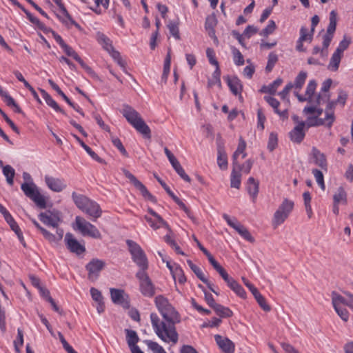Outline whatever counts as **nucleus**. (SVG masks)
<instances>
[{
    "instance_id": "obj_17",
    "label": "nucleus",
    "mask_w": 353,
    "mask_h": 353,
    "mask_svg": "<svg viewBox=\"0 0 353 353\" xmlns=\"http://www.w3.org/2000/svg\"><path fill=\"white\" fill-rule=\"evenodd\" d=\"M45 181L47 186L56 192H60L66 188V183L62 179L46 176Z\"/></svg>"
},
{
    "instance_id": "obj_63",
    "label": "nucleus",
    "mask_w": 353,
    "mask_h": 353,
    "mask_svg": "<svg viewBox=\"0 0 353 353\" xmlns=\"http://www.w3.org/2000/svg\"><path fill=\"white\" fill-rule=\"evenodd\" d=\"M234 62L237 65H242L244 64V58L241 52L236 49H233Z\"/></svg>"
},
{
    "instance_id": "obj_7",
    "label": "nucleus",
    "mask_w": 353,
    "mask_h": 353,
    "mask_svg": "<svg viewBox=\"0 0 353 353\" xmlns=\"http://www.w3.org/2000/svg\"><path fill=\"white\" fill-rule=\"evenodd\" d=\"M145 271H138L136 276L139 280L140 291L142 294L145 296L152 297L155 294L154 287Z\"/></svg>"
},
{
    "instance_id": "obj_37",
    "label": "nucleus",
    "mask_w": 353,
    "mask_h": 353,
    "mask_svg": "<svg viewBox=\"0 0 353 353\" xmlns=\"http://www.w3.org/2000/svg\"><path fill=\"white\" fill-rule=\"evenodd\" d=\"M334 203L345 204L347 203V194L343 188H339L333 196Z\"/></svg>"
},
{
    "instance_id": "obj_31",
    "label": "nucleus",
    "mask_w": 353,
    "mask_h": 353,
    "mask_svg": "<svg viewBox=\"0 0 353 353\" xmlns=\"http://www.w3.org/2000/svg\"><path fill=\"white\" fill-rule=\"evenodd\" d=\"M213 309L216 314L222 318L230 317L233 314V312L230 308L219 303L215 305Z\"/></svg>"
},
{
    "instance_id": "obj_21",
    "label": "nucleus",
    "mask_w": 353,
    "mask_h": 353,
    "mask_svg": "<svg viewBox=\"0 0 353 353\" xmlns=\"http://www.w3.org/2000/svg\"><path fill=\"white\" fill-rule=\"evenodd\" d=\"M259 182L253 177H250L247 181V191L254 202L259 193Z\"/></svg>"
},
{
    "instance_id": "obj_56",
    "label": "nucleus",
    "mask_w": 353,
    "mask_h": 353,
    "mask_svg": "<svg viewBox=\"0 0 353 353\" xmlns=\"http://www.w3.org/2000/svg\"><path fill=\"white\" fill-rule=\"evenodd\" d=\"M316 88V82L314 80L310 81L307 85L306 91H305V94L308 97V101L310 102L312 101V97L314 93Z\"/></svg>"
},
{
    "instance_id": "obj_38",
    "label": "nucleus",
    "mask_w": 353,
    "mask_h": 353,
    "mask_svg": "<svg viewBox=\"0 0 353 353\" xmlns=\"http://www.w3.org/2000/svg\"><path fill=\"white\" fill-rule=\"evenodd\" d=\"M76 139L79 141L82 148L88 152V154L95 161L102 163L103 160L101 159L89 146H88L83 141L77 136H74Z\"/></svg>"
},
{
    "instance_id": "obj_10",
    "label": "nucleus",
    "mask_w": 353,
    "mask_h": 353,
    "mask_svg": "<svg viewBox=\"0 0 353 353\" xmlns=\"http://www.w3.org/2000/svg\"><path fill=\"white\" fill-rule=\"evenodd\" d=\"M105 263L98 259H92L86 265L85 269L88 272V279L92 281H96L100 272L104 268Z\"/></svg>"
},
{
    "instance_id": "obj_34",
    "label": "nucleus",
    "mask_w": 353,
    "mask_h": 353,
    "mask_svg": "<svg viewBox=\"0 0 353 353\" xmlns=\"http://www.w3.org/2000/svg\"><path fill=\"white\" fill-rule=\"evenodd\" d=\"M241 174L235 168H233L230 176V185L232 188L239 189L241 185Z\"/></svg>"
},
{
    "instance_id": "obj_64",
    "label": "nucleus",
    "mask_w": 353,
    "mask_h": 353,
    "mask_svg": "<svg viewBox=\"0 0 353 353\" xmlns=\"http://www.w3.org/2000/svg\"><path fill=\"white\" fill-rule=\"evenodd\" d=\"M0 95L3 98L5 103L8 106L13 107L17 103L14 99L6 91L0 92Z\"/></svg>"
},
{
    "instance_id": "obj_49",
    "label": "nucleus",
    "mask_w": 353,
    "mask_h": 353,
    "mask_svg": "<svg viewBox=\"0 0 353 353\" xmlns=\"http://www.w3.org/2000/svg\"><path fill=\"white\" fill-rule=\"evenodd\" d=\"M256 301H257L258 304L260 305V307L265 312H269L271 310V307L270 305L266 303L265 299L263 295L260 294V292H257L256 294L254 295Z\"/></svg>"
},
{
    "instance_id": "obj_18",
    "label": "nucleus",
    "mask_w": 353,
    "mask_h": 353,
    "mask_svg": "<svg viewBox=\"0 0 353 353\" xmlns=\"http://www.w3.org/2000/svg\"><path fill=\"white\" fill-rule=\"evenodd\" d=\"M214 339H215V341H216V344L218 345L219 347L224 353H234V344L228 338L223 337L221 335L216 334L214 336Z\"/></svg>"
},
{
    "instance_id": "obj_28",
    "label": "nucleus",
    "mask_w": 353,
    "mask_h": 353,
    "mask_svg": "<svg viewBox=\"0 0 353 353\" xmlns=\"http://www.w3.org/2000/svg\"><path fill=\"white\" fill-rule=\"evenodd\" d=\"M283 80L280 78L274 80L272 83L268 85H263L261 92L263 93H269L270 94H274L278 88L282 84Z\"/></svg>"
},
{
    "instance_id": "obj_51",
    "label": "nucleus",
    "mask_w": 353,
    "mask_h": 353,
    "mask_svg": "<svg viewBox=\"0 0 353 353\" xmlns=\"http://www.w3.org/2000/svg\"><path fill=\"white\" fill-rule=\"evenodd\" d=\"M351 43V38L344 35L343 40H341L336 49V51L343 54V52L348 48Z\"/></svg>"
},
{
    "instance_id": "obj_57",
    "label": "nucleus",
    "mask_w": 353,
    "mask_h": 353,
    "mask_svg": "<svg viewBox=\"0 0 353 353\" xmlns=\"http://www.w3.org/2000/svg\"><path fill=\"white\" fill-rule=\"evenodd\" d=\"M276 29V24L273 20L268 22V25L261 32L260 34L263 37H268L272 34Z\"/></svg>"
},
{
    "instance_id": "obj_35",
    "label": "nucleus",
    "mask_w": 353,
    "mask_h": 353,
    "mask_svg": "<svg viewBox=\"0 0 353 353\" xmlns=\"http://www.w3.org/2000/svg\"><path fill=\"white\" fill-rule=\"evenodd\" d=\"M123 290L112 288L110 289L111 299L114 303L121 304L123 303Z\"/></svg>"
},
{
    "instance_id": "obj_55",
    "label": "nucleus",
    "mask_w": 353,
    "mask_h": 353,
    "mask_svg": "<svg viewBox=\"0 0 353 353\" xmlns=\"http://www.w3.org/2000/svg\"><path fill=\"white\" fill-rule=\"evenodd\" d=\"M252 165L253 161L251 159H248L242 165H241L238 162V165H234V168H235L236 170L238 169L237 171L240 172L241 170H242L244 173L248 174L251 170Z\"/></svg>"
},
{
    "instance_id": "obj_42",
    "label": "nucleus",
    "mask_w": 353,
    "mask_h": 353,
    "mask_svg": "<svg viewBox=\"0 0 353 353\" xmlns=\"http://www.w3.org/2000/svg\"><path fill=\"white\" fill-rule=\"evenodd\" d=\"M98 41L99 43L103 46V47L108 51L110 52L112 50V45L109 38H108L104 34L99 33L98 34Z\"/></svg>"
},
{
    "instance_id": "obj_6",
    "label": "nucleus",
    "mask_w": 353,
    "mask_h": 353,
    "mask_svg": "<svg viewBox=\"0 0 353 353\" xmlns=\"http://www.w3.org/2000/svg\"><path fill=\"white\" fill-rule=\"evenodd\" d=\"M75 223L77 230H79L83 236H88L97 239H101L102 236L99 230L96 228V226L86 221L85 219L77 216L75 218Z\"/></svg>"
},
{
    "instance_id": "obj_19",
    "label": "nucleus",
    "mask_w": 353,
    "mask_h": 353,
    "mask_svg": "<svg viewBox=\"0 0 353 353\" xmlns=\"http://www.w3.org/2000/svg\"><path fill=\"white\" fill-rule=\"evenodd\" d=\"M312 154L314 159V163L321 168L327 170V163L325 155L316 148H312Z\"/></svg>"
},
{
    "instance_id": "obj_40",
    "label": "nucleus",
    "mask_w": 353,
    "mask_h": 353,
    "mask_svg": "<svg viewBox=\"0 0 353 353\" xmlns=\"http://www.w3.org/2000/svg\"><path fill=\"white\" fill-rule=\"evenodd\" d=\"M169 32L176 40L180 39L179 30V22L170 21L167 25Z\"/></svg>"
},
{
    "instance_id": "obj_30",
    "label": "nucleus",
    "mask_w": 353,
    "mask_h": 353,
    "mask_svg": "<svg viewBox=\"0 0 353 353\" xmlns=\"http://www.w3.org/2000/svg\"><path fill=\"white\" fill-rule=\"evenodd\" d=\"M187 263L192 270V272L196 275V276L205 284L210 285V281L206 279L203 273L202 270L196 265H194L191 260H188Z\"/></svg>"
},
{
    "instance_id": "obj_14",
    "label": "nucleus",
    "mask_w": 353,
    "mask_h": 353,
    "mask_svg": "<svg viewBox=\"0 0 353 353\" xmlns=\"http://www.w3.org/2000/svg\"><path fill=\"white\" fill-rule=\"evenodd\" d=\"M60 8L61 14H57V17L67 26L74 25L77 28H79V25L77 23L70 17L66 8L61 2V0H52Z\"/></svg>"
},
{
    "instance_id": "obj_22",
    "label": "nucleus",
    "mask_w": 353,
    "mask_h": 353,
    "mask_svg": "<svg viewBox=\"0 0 353 353\" xmlns=\"http://www.w3.org/2000/svg\"><path fill=\"white\" fill-rule=\"evenodd\" d=\"M227 83L230 91L234 94H240L242 90L241 81L237 77H228Z\"/></svg>"
},
{
    "instance_id": "obj_45",
    "label": "nucleus",
    "mask_w": 353,
    "mask_h": 353,
    "mask_svg": "<svg viewBox=\"0 0 353 353\" xmlns=\"http://www.w3.org/2000/svg\"><path fill=\"white\" fill-rule=\"evenodd\" d=\"M294 208V202L287 199H284L277 210L282 211L289 216Z\"/></svg>"
},
{
    "instance_id": "obj_53",
    "label": "nucleus",
    "mask_w": 353,
    "mask_h": 353,
    "mask_svg": "<svg viewBox=\"0 0 353 353\" xmlns=\"http://www.w3.org/2000/svg\"><path fill=\"white\" fill-rule=\"evenodd\" d=\"M307 73L303 71L300 72L295 79L294 83L293 84L294 87L296 89H301L305 83Z\"/></svg>"
},
{
    "instance_id": "obj_11",
    "label": "nucleus",
    "mask_w": 353,
    "mask_h": 353,
    "mask_svg": "<svg viewBox=\"0 0 353 353\" xmlns=\"http://www.w3.org/2000/svg\"><path fill=\"white\" fill-rule=\"evenodd\" d=\"M39 220L45 225L53 228H57L61 223V214L59 211H48L47 212H41L39 215Z\"/></svg>"
},
{
    "instance_id": "obj_13",
    "label": "nucleus",
    "mask_w": 353,
    "mask_h": 353,
    "mask_svg": "<svg viewBox=\"0 0 353 353\" xmlns=\"http://www.w3.org/2000/svg\"><path fill=\"white\" fill-rule=\"evenodd\" d=\"M60 8L61 14H57V17L67 26L74 25L77 28H79V25L77 23L70 17L66 8L61 2V0H52Z\"/></svg>"
},
{
    "instance_id": "obj_25",
    "label": "nucleus",
    "mask_w": 353,
    "mask_h": 353,
    "mask_svg": "<svg viewBox=\"0 0 353 353\" xmlns=\"http://www.w3.org/2000/svg\"><path fill=\"white\" fill-rule=\"evenodd\" d=\"M336 102L334 101H328L327 108L325 110V120L327 121V126L330 128L334 121V108L335 107Z\"/></svg>"
},
{
    "instance_id": "obj_46",
    "label": "nucleus",
    "mask_w": 353,
    "mask_h": 353,
    "mask_svg": "<svg viewBox=\"0 0 353 353\" xmlns=\"http://www.w3.org/2000/svg\"><path fill=\"white\" fill-rule=\"evenodd\" d=\"M24 12L26 13L27 17L28 18V19L30 20V21L34 24L35 26H37V27L43 30V31H46V26L39 21V19L38 18H37L36 17L33 16L30 12H28L27 10H24Z\"/></svg>"
},
{
    "instance_id": "obj_2",
    "label": "nucleus",
    "mask_w": 353,
    "mask_h": 353,
    "mask_svg": "<svg viewBox=\"0 0 353 353\" xmlns=\"http://www.w3.org/2000/svg\"><path fill=\"white\" fill-rule=\"evenodd\" d=\"M72 198L77 207L88 214L92 221H96L101 216L102 210L96 201L75 192L72 193Z\"/></svg>"
},
{
    "instance_id": "obj_8",
    "label": "nucleus",
    "mask_w": 353,
    "mask_h": 353,
    "mask_svg": "<svg viewBox=\"0 0 353 353\" xmlns=\"http://www.w3.org/2000/svg\"><path fill=\"white\" fill-rule=\"evenodd\" d=\"M336 12L332 10L330 13L329 25L327 28L326 33L323 36V52L327 49L334 37V33L336 28Z\"/></svg>"
},
{
    "instance_id": "obj_43",
    "label": "nucleus",
    "mask_w": 353,
    "mask_h": 353,
    "mask_svg": "<svg viewBox=\"0 0 353 353\" xmlns=\"http://www.w3.org/2000/svg\"><path fill=\"white\" fill-rule=\"evenodd\" d=\"M288 216L285 213L277 210L274 212L273 221H272L273 225L274 226V228L282 224L285 221V220L288 218Z\"/></svg>"
},
{
    "instance_id": "obj_12",
    "label": "nucleus",
    "mask_w": 353,
    "mask_h": 353,
    "mask_svg": "<svg viewBox=\"0 0 353 353\" xmlns=\"http://www.w3.org/2000/svg\"><path fill=\"white\" fill-rule=\"evenodd\" d=\"M65 241L68 249L72 253L80 255L85 252V248L70 233L65 236Z\"/></svg>"
},
{
    "instance_id": "obj_33",
    "label": "nucleus",
    "mask_w": 353,
    "mask_h": 353,
    "mask_svg": "<svg viewBox=\"0 0 353 353\" xmlns=\"http://www.w3.org/2000/svg\"><path fill=\"white\" fill-rule=\"evenodd\" d=\"M3 174L6 178V181L10 185L14 183V177L15 176L14 169L10 165H6L3 168Z\"/></svg>"
},
{
    "instance_id": "obj_47",
    "label": "nucleus",
    "mask_w": 353,
    "mask_h": 353,
    "mask_svg": "<svg viewBox=\"0 0 353 353\" xmlns=\"http://www.w3.org/2000/svg\"><path fill=\"white\" fill-rule=\"evenodd\" d=\"M243 239L254 242V239L252 236L250 232L243 225L240 224L235 230Z\"/></svg>"
},
{
    "instance_id": "obj_3",
    "label": "nucleus",
    "mask_w": 353,
    "mask_h": 353,
    "mask_svg": "<svg viewBox=\"0 0 353 353\" xmlns=\"http://www.w3.org/2000/svg\"><path fill=\"white\" fill-rule=\"evenodd\" d=\"M122 114L128 123H130L138 132L141 134L144 138L148 139L151 138V130L149 126L145 123L137 111L126 105L123 106Z\"/></svg>"
},
{
    "instance_id": "obj_41",
    "label": "nucleus",
    "mask_w": 353,
    "mask_h": 353,
    "mask_svg": "<svg viewBox=\"0 0 353 353\" xmlns=\"http://www.w3.org/2000/svg\"><path fill=\"white\" fill-rule=\"evenodd\" d=\"M221 70L219 68H216L214 72H213L212 77L208 80V86L212 87L213 85H217L219 87H221Z\"/></svg>"
},
{
    "instance_id": "obj_48",
    "label": "nucleus",
    "mask_w": 353,
    "mask_h": 353,
    "mask_svg": "<svg viewBox=\"0 0 353 353\" xmlns=\"http://www.w3.org/2000/svg\"><path fill=\"white\" fill-rule=\"evenodd\" d=\"M278 61V56L274 52H272L268 55V59L267 65L265 67V70L267 72H270L272 70L275 64Z\"/></svg>"
},
{
    "instance_id": "obj_39",
    "label": "nucleus",
    "mask_w": 353,
    "mask_h": 353,
    "mask_svg": "<svg viewBox=\"0 0 353 353\" xmlns=\"http://www.w3.org/2000/svg\"><path fill=\"white\" fill-rule=\"evenodd\" d=\"M217 163L221 169H226L228 166L227 156L220 147L218 149Z\"/></svg>"
},
{
    "instance_id": "obj_16",
    "label": "nucleus",
    "mask_w": 353,
    "mask_h": 353,
    "mask_svg": "<svg viewBox=\"0 0 353 353\" xmlns=\"http://www.w3.org/2000/svg\"><path fill=\"white\" fill-rule=\"evenodd\" d=\"M305 127V121L299 122V123L290 131V137L291 141L300 143L305 136L304 128Z\"/></svg>"
},
{
    "instance_id": "obj_59",
    "label": "nucleus",
    "mask_w": 353,
    "mask_h": 353,
    "mask_svg": "<svg viewBox=\"0 0 353 353\" xmlns=\"http://www.w3.org/2000/svg\"><path fill=\"white\" fill-rule=\"evenodd\" d=\"M48 83L60 96L62 97L68 104H71L70 99L62 92L59 87L52 79H48Z\"/></svg>"
},
{
    "instance_id": "obj_15",
    "label": "nucleus",
    "mask_w": 353,
    "mask_h": 353,
    "mask_svg": "<svg viewBox=\"0 0 353 353\" xmlns=\"http://www.w3.org/2000/svg\"><path fill=\"white\" fill-rule=\"evenodd\" d=\"M264 100L274 109V112L277 114L281 119L285 120L288 118V108L280 110L279 108L280 103L276 99L270 96H265Z\"/></svg>"
},
{
    "instance_id": "obj_36",
    "label": "nucleus",
    "mask_w": 353,
    "mask_h": 353,
    "mask_svg": "<svg viewBox=\"0 0 353 353\" xmlns=\"http://www.w3.org/2000/svg\"><path fill=\"white\" fill-rule=\"evenodd\" d=\"M314 32L309 30L306 27L302 26L300 29V37L299 39L303 41L311 43L313 39Z\"/></svg>"
},
{
    "instance_id": "obj_29",
    "label": "nucleus",
    "mask_w": 353,
    "mask_h": 353,
    "mask_svg": "<svg viewBox=\"0 0 353 353\" xmlns=\"http://www.w3.org/2000/svg\"><path fill=\"white\" fill-rule=\"evenodd\" d=\"M228 286L234 291L239 296L245 299L246 292L243 287L239 285L233 278L227 283Z\"/></svg>"
},
{
    "instance_id": "obj_32",
    "label": "nucleus",
    "mask_w": 353,
    "mask_h": 353,
    "mask_svg": "<svg viewBox=\"0 0 353 353\" xmlns=\"http://www.w3.org/2000/svg\"><path fill=\"white\" fill-rule=\"evenodd\" d=\"M325 118V119H321L318 117V116H314V117H308L305 123V126H307V128L310 127H314V126H319L323 125H326Z\"/></svg>"
},
{
    "instance_id": "obj_23",
    "label": "nucleus",
    "mask_w": 353,
    "mask_h": 353,
    "mask_svg": "<svg viewBox=\"0 0 353 353\" xmlns=\"http://www.w3.org/2000/svg\"><path fill=\"white\" fill-rule=\"evenodd\" d=\"M39 91L41 94L42 97L46 102V103L50 106L52 108H53L56 112H59L62 114H65L64 110H63L57 104V103L51 97V96L46 92L43 89H39Z\"/></svg>"
},
{
    "instance_id": "obj_20",
    "label": "nucleus",
    "mask_w": 353,
    "mask_h": 353,
    "mask_svg": "<svg viewBox=\"0 0 353 353\" xmlns=\"http://www.w3.org/2000/svg\"><path fill=\"white\" fill-rule=\"evenodd\" d=\"M332 85V80L330 79H327L323 83L321 87V91L325 92L323 94H319L316 98V104L320 105L325 101H329L330 95L327 93Z\"/></svg>"
},
{
    "instance_id": "obj_52",
    "label": "nucleus",
    "mask_w": 353,
    "mask_h": 353,
    "mask_svg": "<svg viewBox=\"0 0 353 353\" xmlns=\"http://www.w3.org/2000/svg\"><path fill=\"white\" fill-rule=\"evenodd\" d=\"M312 174H314V176L318 185L323 190H325V185L324 183V177L322 172L317 169H313Z\"/></svg>"
},
{
    "instance_id": "obj_5",
    "label": "nucleus",
    "mask_w": 353,
    "mask_h": 353,
    "mask_svg": "<svg viewBox=\"0 0 353 353\" xmlns=\"http://www.w3.org/2000/svg\"><path fill=\"white\" fill-rule=\"evenodd\" d=\"M25 195L32 200L36 205L41 208H46V201L43 195H41L37 189V185L33 183H23L21 186Z\"/></svg>"
},
{
    "instance_id": "obj_58",
    "label": "nucleus",
    "mask_w": 353,
    "mask_h": 353,
    "mask_svg": "<svg viewBox=\"0 0 353 353\" xmlns=\"http://www.w3.org/2000/svg\"><path fill=\"white\" fill-rule=\"evenodd\" d=\"M278 139L277 134L274 132H271L269 136L268 148L270 151H273L277 146Z\"/></svg>"
},
{
    "instance_id": "obj_54",
    "label": "nucleus",
    "mask_w": 353,
    "mask_h": 353,
    "mask_svg": "<svg viewBox=\"0 0 353 353\" xmlns=\"http://www.w3.org/2000/svg\"><path fill=\"white\" fill-rule=\"evenodd\" d=\"M145 343L148 348L153 352V353H166L164 349L157 342L147 340L145 341Z\"/></svg>"
},
{
    "instance_id": "obj_50",
    "label": "nucleus",
    "mask_w": 353,
    "mask_h": 353,
    "mask_svg": "<svg viewBox=\"0 0 353 353\" xmlns=\"http://www.w3.org/2000/svg\"><path fill=\"white\" fill-rule=\"evenodd\" d=\"M303 200H304V205H305V210L307 212V214L309 218H310L312 214V207H311V204H310L312 198H311L310 192L308 191L305 192L303 194Z\"/></svg>"
},
{
    "instance_id": "obj_60",
    "label": "nucleus",
    "mask_w": 353,
    "mask_h": 353,
    "mask_svg": "<svg viewBox=\"0 0 353 353\" xmlns=\"http://www.w3.org/2000/svg\"><path fill=\"white\" fill-rule=\"evenodd\" d=\"M145 219L149 223L150 226L154 230H157V229L161 228V226L166 225V223L164 221H163V223H159V221L156 218L152 219L148 216H145Z\"/></svg>"
},
{
    "instance_id": "obj_24",
    "label": "nucleus",
    "mask_w": 353,
    "mask_h": 353,
    "mask_svg": "<svg viewBox=\"0 0 353 353\" xmlns=\"http://www.w3.org/2000/svg\"><path fill=\"white\" fill-rule=\"evenodd\" d=\"M343 54L339 53L337 51H334L332 54L330 63L327 65L328 70L335 72L337 71L340 65L341 60L343 57Z\"/></svg>"
},
{
    "instance_id": "obj_27",
    "label": "nucleus",
    "mask_w": 353,
    "mask_h": 353,
    "mask_svg": "<svg viewBox=\"0 0 353 353\" xmlns=\"http://www.w3.org/2000/svg\"><path fill=\"white\" fill-rule=\"evenodd\" d=\"M246 147L245 142L242 139H240L238 147L236 150L234 152L233 154V165H238V157L240 154H242V159H244L247 154L245 152Z\"/></svg>"
},
{
    "instance_id": "obj_44",
    "label": "nucleus",
    "mask_w": 353,
    "mask_h": 353,
    "mask_svg": "<svg viewBox=\"0 0 353 353\" xmlns=\"http://www.w3.org/2000/svg\"><path fill=\"white\" fill-rule=\"evenodd\" d=\"M332 303L333 307H341V304H347V299L336 292H332Z\"/></svg>"
},
{
    "instance_id": "obj_62",
    "label": "nucleus",
    "mask_w": 353,
    "mask_h": 353,
    "mask_svg": "<svg viewBox=\"0 0 353 353\" xmlns=\"http://www.w3.org/2000/svg\"><path fill=\"white\" fill-rule=\"evenodd\" d=\"M214 270L220 274L226 283H228L232 277L230 276L225 270L219 264L214 268Z\"/></svg>"
},
{
    "instance_id": "obj_61",
    "label": "nucleus",
    "mask_w": 353,
    "mask_h": 353,
    "mask_svg": "<svg viewBox=\"0 0 353 353\" xmlns=\"http://www.w3.org/2000/svg\"><path fill=\"white\" fill-rule=\"evenodd\" d=\"M206 55L210 64L214 65L216 68H219V63L215 58V53L212 48H208L206 50Z\"/></svg>"
},
{
    "instance_id": "obj_4",
    "label": "nucleus",
    "mask_w": 353,
    "mask_h": 353,
    "mask_svg": "<svg viewBox=\"0 0 353 353\" xmlns=\"http://www.w3.org/2000/svg\"><path fill=\"white\" fill-rule=\"evenodd\" d=\"M126 244L132 256V259L140 268L139 270H146L148 268V261L143 250L132 240L128 239Z\"/></svg>"
},
{
    "instance_id": "obj_1",
    "label": "nucleus",
    "mask_w": 353,
    "mask_h": 353,
    "mask_svg": "<svg viewBox=\"0 0 353 353\" xmlns=\"http://www.w3.org/2000/svg\"><path fill=\"white\" fill-rule=\"evenodd\" d=\"M154 303L163 319L161 320L156 313H151L150 321L155 334L164 342L176 343L179 336L175 325L181 321L179 314L163 295L156 296Z\"/></svg>"
},
{
    "instance_id": "obj_9",
    "label": "nucleus",
    "mask_w": 353,
    "mask_h": 353,
    "mask_svg": "<svg viewBox=\"0 0 353 353\" xmlns=\"http://www.w3.org/2000/svg\"><path fill=\"white\" fill-rule=\"evenodd\" d=\"M123 173L125 177L128 178L134 186L140 191L141 194L145 199L153 203L157 201L156 198L150 193L146 187L140 181H139L135 176L126 170H123Z\"/></svg>"
},
{
    "instance_id": "obj_26",
    "label": "nucleus",
    "mask_w": 353,
    "mask_h": 353,
    "mask_svg": "<svg viewBox=\"0 0 353 353\" xmlns=\"http://www.w3.org/2000/svg\"><path fill=\"white\" fill-rule=\"evenodd\" d=\"M125 332L126 334V340L130 349L137 347V343L139 341L137 333L135 331L129 329H125Z\"/></svg>"
}]
</instances>
